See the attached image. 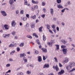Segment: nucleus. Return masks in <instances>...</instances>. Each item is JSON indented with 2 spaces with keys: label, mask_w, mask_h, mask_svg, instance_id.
Here are the masks:
<instances>
[{
  "label": "nucleus",
  "mask_w": 75,
  "mask_h": 75,
  "mask_svg": "<svg viewBox=\"0 0 75 75\" xmlns=\"http://www.w3.org/2000/svg\"><path fill=\"white\" fill-rule=\"evenodd\" d=\"M27 19V18L26 17H24L23 18H22V20L24 21H26V20Z\"/></svg>",
  "instance_id": "18"
},
{
  "label": "nucleus",
  "mask_w": 75,
  "mask_h": 75,
  "mask_svg": "<svg viewBox=\"0 0 75 75\" xmlns=\"http://www.w3.org/2000/svg\"><path fill=\"white\" fill-rule=\"evenodd\" d=\"M75 71V68H73L72 70H71L70 71V72H73V71Z\"/></svg>",
  "instance_id": "44"
},
{
  "label": "nucleus",
  "mask_w": 75,
  "mask_h": 75,
  "mask_svg": "<svg viewBox=\"0 0 75 75\" xmlns=\"http://www.w3.org/2000/svg\"><path fill=\"white\" fill-rule=\"evenodd\" d=\"M39 75H44V74L43 73L41 72L39 74Z\"/></svg>",
  "instance_id": "61"
},
{
  "label": "nucleus",
  "mask_w": 75,
  "mask_h": 75,
  "mask_svg": "<svg viewBox=\"0 0 75 75\" xmlns=\"http://www.w3.org/2000/svg\"><path fill=\"white\" fill-rule=\"evenodd\" d=\"M47 27L48 30H50V25L47 24Z\"/></svg>",
  "instance_id": "34"
},
{
  "label": "nucleus",
  "mask_w": 75,
  "mask_h": 75,
  "mask_svg": "<svg viewBox=\"0 0 75 75\" xmlns=\"http://www.w3.org/2000/svg\"><path fill=\"white\" fill-rule=\"evenodd\" d=\"M15 52H16V51L15 50H13L11 52L10 54L11 55H13V54H14Z\"/></svg>",
  "instance_id": "20"
},
{
  "label": "nucleus",
  "mask_w": 75,
  "mask_h": 75,
  "mask_svg": "<svg viewBox=\"0 0 75 75\" xmlns=\"http://www.w3.org/2000/svg\"><path fill=\"white\" fill-rule=\"evenodd\" d=\"M16 14H18L19 13V11L18 10H17L16 11Z\"/></svg>",
  "instance_id": "54"
},
{
  "label": "nucleus",
  "mask_w": 75,
  "mask_h": 75,
  "mask_svg": "<svg viewBox=\"0 0 75 75\" xmlns=\"http://www.w3.org/2000/svg\"><path fill=\"white\" fill-rule=\"evenodd\" d=\"M10 8L11 9H12V10H14V8H15V6H13L12 7H10Z\"/></svg>",
  "instance_id": "50"
},
{
  "label": "nucleus",
  "mask_w": 75,
  "mask_h": 75,
  "mask_svg": "<svg viewBox=\"0 0 75 75\" xmlns=\"http://www.w3.org/2000/svg\"><path fill=\"white\" fill-rule=\"evenodd\" d=\"M71 45L73 48H75V45L74 44H71Z\"/></svg>",
  "instance_id": "60"
},
{
  "label": "nucleus",
  "mask_w": 75,
  "mask_h": 75,
  "mask_svg": "<svg viewBox=\"0 0 75 75\" xmlns=\"http://www.w3.org/2000/svg\"><path fill=\"white\" fill-rule=\"evenodd\" d=\"M21 68H22V67H18V68H17L16 69V71H18L19 70V69H21Z\"/></svg>",
  "instance_id": "57"
},
{
  "label": "nucleus",
  "mask_w": 75,
  "mask_h": 75,
  "mask_svg": "<svg viewBox=\"0 0 75 75\" xmlns=\"http://www.w3.org/2000/svg\"><path fill=\"white\" fill-rule=\"evenodd\" d=\"M45 14L42 15L41 16V17H42L43 18H45Z\"/></svg>",
  "instance_id": "48"
},
{
  "label": "nucleus",
  "mask_w": 75,
  "mask_h": 75,
  "mask_svg": "<svg viewBox=\"0 0 75 75\" xmlns=\"http://www.w3.org/2000/svg\"><path fill=\"white\" fill-rule=\"evenodd\" d=\"M26 37L28 38H30V39H32L33 37H32L31 35H29L26 36Z\"/></svg>",
  "instance_id": "23"
},
{
  "label": "nucleus",
  "mask_w": 75,
  "mask_h": 75,
  "mask_svg": "<svg viewBox=\"0 0 75 75\" xmlns=\"http://www.w3.org/2000/svg\"><path fill=\"white\" fill-rule=\"evenodd\" d=\"M57 1L58 4H59L61 3V0H57Z\"/></svg>",
  "instance_id": "36"
},
{
  "label": "nucleus",
  "mask_w": 75,
  "mask_h": 75,
  "mask_svg": "<svg viewBox=\"0 0 75 75\" xmlns=\"http://www.w3.org/2000/svg\"><path fill=\"white\" fill-rule=\"evenodd\" d=\"M29 26V23H27L25 25V28H27V27Z\"/></svg>",
  "instance_id": "26"
},
{
  "label": "nucleus",
  "mask_w": 75,
  "mask_h": 75,
  "mask_svg": "<svg viewBox=\"0 0 75 75\" xmlns=\"http://www.w3.org/2000/svg\"><path fill=\"white\" fill-rule=\"evenodd\" d=\"M50 65L48 64H45L43 67V68H49Z\"/></svg>",
  "instance_id": "13"
},
{
  "label": "nucleus",
  "mask_w": 75,
  "mask_h": 75,
  "mask_svg": "<svg viewBox=\"0 0 75 75\" xmlns=\"http://www.w3.org/2000/svg\"><path fill=\"white\" fill-rule=\"evenodd\" d=\"M14 45L12 44H11L9 46V47H14Z\"/></svg>",
  "instance_id": "30"
},
{
  "label": "nucleus",
  "mask_w": 75,
  "mask_h": 75,
  "mask_svg": "<svg viewBox=\"0 0 75 75\" xmlns=\"http://www.w3.org/2000/svg\"><path fill=\"white\" fill-rule=\"evenodd\" d=\"M69 64L72 67H75V62H70Z\"/></svg>",
  "instance_id": "3"
},
{
  "label": "nucleus",
  "mask_w": 75,
  "mask_h": 75,
  "mask_svg": "<svg viewBox=\"0 0 75 75\" xmlns=\"http://www.w3.org/2000/svg\"><path fill=\"white\" fill-rule=\"evenodd\" d=\"M43 60H45V59H46L47 58V57L46 58H45V57L44 56H43Z\"/></svg>",
  "instance_id": "52"
},
{
  "label": "nucleus",
  "mask_w": 75,
  "mask_h": 75,
  "mask_svg": "<svg viewBox=\"0 0 75 75\" xmlns=\"http://www.w3.org/2000/svg\"><path fill=\"white\" fill-rule=\"evenodd\" d=\"M62 51L63 52V53L64 55H66L67 52L68 51V50L67 48H64L62 50Z\"/></svg>",
  "instance_id": "1"
},
{
  "label": "nucleus",
  "mask_w": 75,
  "mask_h": 75,
  "mask_svg": "<svg viewBox=\"0 0 75 75\" xmlns=\"http://www.w3.org/2000/svg\"><path fill=\"white\" fill-rule=\"evenodd\" d=\"M51 42L52 44H54L55 42V40H52L51 41Z\"/></svg>",
  "instance_id": "37"
},
{
  "label": "nucleus",
  "mask_w": 75,
  "mask_h": 75,
  "mask_svg": "<svg viewBox=\"0 0 75 75\" xmlns=\"http://www.w3.org/2000/svg\"><path fill=\"white\" fill-rule=\"evenodd\" d=\"M30 27L32 28H33L35 27V23H31L30 24Z\"/></svg>",
  "instance_id": "16"
},
{
  "label": "nucleus",
  "mask_w": 75,
  "mask_h": 75,
  "mask_svg": "<svg viewBox=\"0 0 75 75\" xmlns=\"http://www.w3.org/2000/svg\"><path fill=\"white\" fill-rule=\"evenodd\" d=\"M1 13L2 16H7V14H6V12L5 11H1Z\"/></svg>",
  "instance_id": "4"
},
{
  "label": "nucleus",
  "mask_w": 75,
  "mask_h": 75,
  "mask_svg": "<svg viewBox=\"0 0 75 75\" xmlns=\"http://www.w3.org/2000/svg\"><path fill=\"white\" fill-rule=\"evenodd\" d=\"M9 3L10 5H13L14 3V1L13 0H10L9 1Z\"/></svg>",
  "instance_id": "11"
},
{
  "label": "nucleus",
  "mask_w": 75,
  "mask_h": 75,
  "mask_svg": "<svg viewBox=\"0 0 75 75\" xmlns=\"http://www.w3.org/2000/svg\"><path fill=\"white\" fill-rule=\"evenodd\" d=\"M69 58L66 57L65 59V60L64 61V62H65V63L66 62L67 63V62H68V61H69Z\"/></svg>",
  "instance_id": "17"
},
{
  "label": "nucleus",
  "mask_w": 75,
  "mask_h": 75,
  "mask_svg": "<svg viewBox=\"0 0 75 75\" xmlns=\"http://www.w3.org/2000/svg\"><path fill=\"white\" fill-rule=\"evenodd\" d=\"M10 67V64H6V67Z\"/></svg>",
  "instance_id": "55"
},
{
  "label": "nucleus",
  "mask_w": 75,
  "mask_h": 75,
  "mask_svg": "<svg viewBox=\"0 0 75 75\" xmlns=\"http://www.w3.org/2000/svg\"><path fill=\"white\" fill-rule=\"evenodd\" d=\"M27 30L28 32H30V31H31V29L30 28L28 29Z\"/></svg>",
  "instance_id": "63"
},
{
  "label": "nucleus",
  "mask_w": 75,
  "mask_h": 75,
  "mask_svg": "<svg viewBox=\"0 0 75 75\" xmlns=\"http://www.w3.org/2000/svg\"><path fill=\"white\" fill-rule=\"evenodd\" d=\"M62 43H63L64 44H66V41H65V40H62Z\"/></svg>",
  "instance_id": "32"
},
{
  "label": "nucleus",
  "mask_w": 75,
  "mask_h": 75,
  "mask_svg": "<svg viewBox=\"0 0 75 75\" xmlns=\"http://www.w3.org/2000/svg\"><path fill=\"white\" fill-rule=\"evenodd\" d=\"M52 28L54 29H55V27L54 25H52Z\"/></svg>",
  "instance_id": "51"
},
{
  "label": "nucleus",
  "mask_w": 75,
  "mask_h": 75,
  "mask_svg": "<svg viewBox=\"0 0 75 75\" xmlns=\"http://www.w3.org/2000/svg\"><path fill=\"white\" fill-rule=\"evenodd\" d=\"M54 59L55 61V62H58V60H57V57H55L54 58Z\"/></svg>",
  "instance_id": "39"
},
{
  "label": "nucleus",
  "mask_w": 75,
  "mask_h": 75,
  "mask_svg": "<svg viewBox=\"0 0 75 75\" xmlns=\"http://www.w3.org/2000/svg\"><path fill=\"white\" fill-rule=\"evenodd\" d=\"M42 28H43V27L42 26V27H40L39 28V32H42Z\"/></svg>",
  "instance_id": "22"
},
{
  "label": "nucleus",
  "mask_w": 75,
  "mask_h": 75,
  "mask_svg": "<svg viewBox=\"0 0 75 75\" xmlns=\"http://www.w3.org/2000/svg\"><path fill=\"white\" fill-rule=\"evenodd\" d=\"M6 37H10V34H6Z\"/></svg>",
  "instance_id": "64"
},
{
  "label": "nucleus",
  "mask_w": 75,
  "mask_h": 75,
  "mask_svg": "<svg viewBox=\"0 0 75 75\" xmlns=\"http://www.w3.org/2000/svg\"><path fill=\"white\" fill-rule=\"evenodd\" d=\"M53 68L54 69H56V71H59V68L57 65H56V66H53Z\"/></svg>",
  "instance_id": "5"
},
{
  "label": "nucleus",
  "mask_w": 75,
  "mask_h": 75,
  "mask_svg": "<svg viewBox=\"0 0 75 75\" xmlns=\"http://www.w3.org/2000/svg\"><path fill=\"white\" fill-rule=\"evenodd\" d=\"M43 40L44 41L46 40V37L44 35H43Z\"/></svg>",
  "instance_id": "25"
},
{
  "label": "nucleus",
  "mask_w": 75,
  "mask_h": 75,
  "mask_svg": "<svg viewBox=\"0 0 75 75\" xmlns=\"http://www.w3.org/2000/svg\"><path fill=\"white\" fill-rule=\"evenodd\" d=\"M43 11L44 12H46V11H47V10H46V9L45 8H43Z\"/></svg>",
  "instance_id": "62"
},
{
  "label": "nucleus",
  "mask_w": 75,
  "mask_h": 75,
  "mask_svg": "<svg viewBox=\"0 0 75 75\" xmlns=\"http://www.w3.org/2000/svg\"><path fill=\"white\" fill-rule=\"evenodd\" d=\"M27 0H24V4L25 5H27Z\"/></svg>",
  "instance_id": "41"
},
{
  "label": "nucleus",
  "mask_w": 75,
  "mask_h": 75,
  "mask_svg": "<svg viewBox=\"0 0 75 75\" xmlns=\"http://www.w3.org/2000/svg\"><path fill=\"white\" fill-rule=\"evenodd\" d=\"M11 24L12 27H15V26H16V23L15 22V21H13L11 23Z\"/></svg>",
  "instance_id": "7"
},
{
  "label": "nucleus",
  "mask_w": 75,
  "mask_h": 75,
  "mask_svg": "<svg viewBox=\"0 0 75 75\" xmlns=\"http://www.w3.org/2000/svg\"><path fill=\"white\" fill-rule=\"evenodd\" d=\"M42 50L44 52H47V50L46 48H42Z\"/></svg>",
  "instance_id": "19"
},
{
  "label": "nucleus",
  "mask_w": 75,
  "mask_h": 75,
  "mask_svg": "<svg viewBox=\"0 0 75 75\" xmlns=\"http://www.w3.org/2000/svg\"><path fill=\"white\" fill-rule=\"evenodd\" d=\"M72 67L69 64V65L67 66L66 69H67V70L69 71V70H70V69H72Z\"/></svg>",
  "instance_id": "6"
},
{
  "label": "nucleus",
  "mask_w": 75,
  "mask_h": 75,
  "mask_svg": "<svg viewBox=\"0 0 75 75\" xmlns=\"http://www.w3.org/2000/svg\"><path fill=\"white\" fill-rule=\"evenodd\" d=\"M33 36H34L35 37H36V38H38V35H37V34L35 33H34L33 34Z\"/></svg>",
  "instance_id": "21"
},
{
  "label": "nucleus",
  "mask_w": 75,
  "mask_h": 75,
  "mask_svg": "<svg viewBox=\"0 0 75 75\" xmlns=\"http://www.w3.org/2000/svg\"><path fill=\"white\" fill-rule=\"evenodd\" d=\"M35 53L36 55H37L39 54V52L38 50L35 51Z\"/></svg>",
  "instance_id": "47"
},
{
  "label": "nucleus",
  "mask_w": 75,
  "mask_h": 75,
  "mask_svg": "<svg viewBox=\"0 0 75 75\" xmlns=\"http://www.w3.org/2000/svg\"><path fill=\"white\" fill-rule=\"evenodd\" d=\"M36 41L37 42V43L38 44V45H40V42H39V40H36Z\"/></svg>",
  "instance_id": "40"
},
{
  "label": "nucleus",
  "mask_w": 75,
  "mask_h": 75,
  "mask_svg": "<svg viewBox=\"0 0 75 75\" xmlns=\"http://www.w3.org/2000/svg\"><path fill=\"white\" fill-rule=\"evenodd\" d=\"M50 46V47H52V43H50V42H48L47 43Z\"/></svg>",
  "instance_id": "31"
},
{
  "label": "nucleus",
  "mask_w": 75,
  "mask_h": 75,
  "mask_svg": "<svg viewBox=\"0 0 75 75\" xmlns=\"http://www.w3.org/2000/svg\"><path fill=\"white\" fill-rule=\"evenodd\" d=\"M59 67H62L63 66L60 63H59Z\"/></svg>",
  "instance_id": "58"
},
{
  "label": "nucleus",
  "mask_w": 75,
  "mask_h": 75,
  "mask_svg": "<svg viewBox=\"0 0 75 75\" xmlns=\"http://www.w3.org/2000/svg\"><path fill=\"white\" fill-rule=\"evenodd\" d=\"M26 16L27 18H30V15L28 14H26Z\"/></svg>",
  "instance_id": "49"
},
{
  "label": "nucleus",
  "mask_w": 75,
  "mask_h": 75,
  "mask_svg": "<svg viewBox=\"0 0 75 75\" xmlns=\"http://www.w3.org/2000/svg\"><path fill=\"white\" fill-rule=\"evenodd\" d=\"M34 7L35 9H38V6L37 5H35Z\"/></svg>",
  "instance_id": "33"
},
{
  "label": "nucleus",
  "mask_w": 75,
  "mask_h": 75,
  "mask_svg": "<svg viewBox=\"0 0 75 75\" xmlns=\"http://www.w3.org/2000/svg\"><path fill=\"white\" fill-rule=\"evenodd\" d=\"M26 73L27 74H28V75H29L30 74H31V72L29 71H28L26 72Z\"/></svg>",
  "instance_id": "42"
},
{
  "label": "nucleus",
  "mask_w": 75,
  "mask_h": 75,
  "mask_svg": "<svg viewBox=\"0 0 75 75\" xmlns=\"http://www.w3.org/2000/svg\"><path fill=\"white\" fill-rule=\"evenodd\" d=\"M66 47V46L62 45L61 46V48H65Z\"/></svg>",
  "instance_id": "53"
},
{
  "label": "nucleus",
  "mask_w": 75,
  "mask_h": 75,
  "mask_svg": "<svg viewBox=\"0 0 75 75\" xmlns=\"http://www.w3.org/2000/svg\"><path fill=\"white\" fill-rule=\"evenodd\" d=\"M3 37H4V38H6L7 37V36H6V34H4Z\"/></svg>",
  "instance_id": "56"
},
{
  "label": "nucleus",
  "mask_w": 75,
  "mask_h": 75,
  "mask_svg": "<svg viewBox=\"0 0 75 75\" xmlns=\"http://www.w3.org/2000/svg\"><path fill=\"white\" fill-rule=\"evenodd\" d=\"M32 3H33V4H37L38 3V1H35L34 0H32Z\"/></svg>",
  "instance_id": "15"
},
{
  "label": "nucleus",
  "mask_w": 75,
  "mask_h": 75,
  "mask_svg": "<svg viewBox=\"0 0 75 75\" xmlns=\"http://www.w3.org/2000/svg\"><path fill=\"white\" fill-rule=\"evenodd\" d=\"M20 56L21 58H23V57H24V56H26V54L24 53L23 54H20Z\"/></svg>",
  "instance_id": "12"
},
{
  "label": "nucleus",
  "mask_w": 75,
  "mask_h": 75,
  "mask_svg": "<svg viewBox=\"0 0 75 75\" xmlns=\"http://www.w3.org/2000/svg\"><path fill=\"white\" fill-rule=\"evenodd\" d=\"M57 7L58 8H63V6L60 4L57 5Z\"/></svg>",
  "instance_id": "10"
},
{
  "label": "nucleus",
  "mask_w": 75,
  "mask_h": 75,
  "mask_svg": "<svg viewBox=\"0 0 75 75\" xmlns=\"http://www.w3.org/2000/svg\"><path fill=\"white\" fill-rule=\"evenodd\" d=\"M38 62H41L42 61V59L41 56H39L38 57Z\"/></svg>",
  "instance_id": "14"
},
{
  "label": "nucleus",
  "mask_w": 75,
  "mask_h": 75,
  "mask_svg": "<svg viewBox=\"0 0 75 75\" xmlns=\"http://www.w3.org/2000/svg\"><path fill=\"white\" fill-rule=\"evenodd\" d=\"M55 46H56L57 47V50H59V45H56Z\"/></svg>",
  "instance_id": "28"
},
{
  "label": "nucleus",
  "mask_w": 75,
  "mask_h": 75,
  "mask_svg": "<svg viewBox=\"0 0 75 75\" xmlns=\"http://www.w3.org/2000/svg\"><path fill=\"white\" fill-rule=\"evenodd\" d=\"M31 10H32V11H34L35 10V8H34V7L33 6H32L31 7Z\"/></svg>",
  "instance_id": "29"
},
{
  "label": "nucleus",
  "mask_w": 75,
  "mask_h": 75,
  "mask_svg": "<svg viewBox=\"0 0 75 75\" xmlns=\"http://www.w3.org/2000/svg\"><path fill=\"white\" fill-rule=\"evenodd\" d=\"M36 17V15H35L33 16H31L30 17L31 18H33V20H35V18Z\"/></svg>",
  "instance_id": "24"
},
{
  "label": "nucleus",
  "mask_w": 75,
  "mask_h": 75,
  "mask_svg": "<svg viewBox=\"0 0 75 75\" xmlns=\"http://www.w3.org/2000/svg\"><path fill=\"white\" fill-rule=\"evenodd\" d=\"M23 61H24V62H25L26 63V62H27V59H23Z\"/></svg>",
  "instance_id": "46"
},
{
  "label": "nucleus",
  "mask_w": 75,
  "mask_h": 75,
  "mask_svg": "<svg viewBox=\"0 0 75 75\" xmlns=\"http://www.w3.org/2000/svg\"><path fill=\"white\" fill-rule=\"evenodd\" d=\"M17 52H19L20 51V49L19 47H17Z\"/></svg>",
  "instance_id": "45"
},
{
  "label": "nucleus",
  "mask_w": 75,
  "mask_h": 75,
  "mask_svg": "<svg viewBox=\"0 0 75 75\" xmlns=\"http://www.w3.org/2000/svg\"><path fill=\"white\" fill-rule=\"evenodd\" d=\"M4 27L5 28V30H8V29H9V27L7 25H4Z\"/></svg>",
  "instance_id": "8"
},
{
  "label": "nucleus",
  "mask_w": 75,
  "mask_h": 75,
  "mask_svg": "<svg viewBox=\"0 0 75 75\" xmlns=\"http://www.w3.org/2000/svg\"><path fill=\"white\" fill-rule=\"evenodd\" d=\"M16 33V31H13V32H12V33H11V34L12 35H15Z\"/></svg>",
  "instance_id": "43"
},
{
  "label": "nucleus",
  "mask_w": 75,
  "mask_h": 75,
  "mask_svg": "<svg viewBox=\"0 0 75 75\" xmlns=\"http://www.w3.org/2000/svg\"><path fill=\"white\" fill-rule=\"evenodd\" d=\"M65 73V71L63 69H62L60 72H59L58 73V75H62V74H64Z\"/></svg>",
  "instance_id": "2"
},
{
  "label": "nucleus",
  "mask_w": 75,
  "mask_h": 75,
  "mask_svg": "<svg viewBox=\"0 0 75 75\" xmlns=\"http://www.w3.org/2000/svg\"><path fill=\"white\" fill-rule=\"evenodd\" d=\"M46 4V3H45V2L43 1L42 3V6H45Z\"/></svg>",
  "instance_id": "27"
},
{
  "label": "nucleus",
  "mask_w": 75,
  "mask_h": 75,
  "mask_svg": "<svg viewBox=\"0 0 75 75\" xmlns=\"http://www.w3.org/2000/svg\"><path fill=\"white\" fill-rule=\"evenodd\" d=\"M65 8H64V9H63L62 10V13H64V12L65 11Z\"/></svg>",
  "instance_id": "59"
},
{
  "label": "nucleus",
  "mask_w": 75,
  "mask_h": 75,
  "mask_svg": "<svg viewBox=\"0 0 75 75\" xmlns=\"http://www.w3.org/2000/svg\"><path fill=\"white\" fill-rule=\"evenodd\" d=\"M24 43H21L20 45V47H23V46H24Z\"/></svg>",
  "instance_id": "35"
},
{
  "label": "nucleus",
  "mask_w": 75,
  "mask_h": 75,
  "mask_svg": "<svg viewBox=\"0 0 75 75\" xmlns=\"http://www.w3.org/2000/svg\"><path fill=\"white\" fill-rule=\"evenodd\" d=\"M50 14H51L52 16H53L54 14V9L53 8H51L50 9Z\"/></svg>",
  "instance_id": "9"
},
{
  "label": "nucleus",
  "mask_w": 75,
  "mask_h": 75,
  "mask_svg": "<svg viewBox=\"0 0 75 75\" xmlns=\"http://www.w3.org/2000/svg\"><path fill=\"white\" fill-rule=\"evenodd\" d=\"M20 13L21 14H24V10H22L20 11Z\"/></svg>",
  "instance_id": "38"
}]
</instances>
